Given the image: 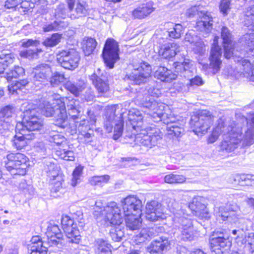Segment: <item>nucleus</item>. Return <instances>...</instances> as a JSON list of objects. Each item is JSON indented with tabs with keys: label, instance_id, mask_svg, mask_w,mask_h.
Wrapping results in <instances>:
<instances>
[{
	"label": "nucleus",
	"instance_id": "7",
	"mask_svg": "<svg viewBox=\"0 0 254 254\" xmlns=\"http://www.w3.org/2000/svg\"><path fill=\"white\" fill-rule=\"evenodd\" d=\"M140 132L137 134L135 140L141 145L151 148L156 145L162 138L159 129L154 127H142L136 130Z\"/></svg>",
	"mask_w": 254,
	"mask_h": 254
},
{
	"label": "nucleus",
	"instance_id": "64",
	"mask_svg": "<svg viewBox=\"0 0 254 254\" xmlns=\"http://www.w3.org/2000/svg\"><path fill=\"white\" fill-rule=\"evenodd\" d=\"M152 229H143L139 233V237L140 238V240L142 242L145 240H148L152 236Z\"/></svg>",
	"mask_w": 254,
	"mask_h": 254
},
{
	"label": "nucleus",
	"instance_id": "9",
	"mask_svg": "<svg viewBox=\"0 0 254 254\" xmlns=\"http://www.w3.org/2000/svg\"><path fill=\"white\" fill-rule=\"evenodd\" d=\"M58 63L65 69L73 70L77 67L80 57L74 49L59 50L56 55Z\"/></svg>",
	"mask_w": 254,
	"mask_h": 254
},
{
	"label": "nucleus",
	"instance_id": "8",
	"mask_svg": "<svg viewBox=\"0 0 254 254\" xmlns=\"http://www.w3.org/2000/svg\"><path fill=\"white\" fill-rule=\"evenodd\" d=\"M202 8V6L200 5L192 6L187 10V15L190 17L197 15L200 19L196 22L197 27L200 31L207 34L212 29V18L209 13Z\"/></svg>",
	"mask_w": 254,
	"mask_h": 254
},
{
	"label": "nucleus",
	"instance_id": "4",
	"mask_svg": "<svg viewBox=\"0 0 254 254\" xmlns=\"http://www.w3.org/2000/svg\"><path fill=\"white\" fill-rule=\"evenodd\" d=\"M28 158L19 153H11L7 155L4 161L5 167L12 175H24L26 173Z\"/></svg>",
	"mask_w": 254,
	"mask_h": 254
},
{
	"label": "nucleus",
	"instance_id": "61",
	"mask_svg": "<svg viewBox=\"0 0 254 254\" xmlns=\"http://www.w3.org/2000/svg\"><path fill=\"white\" fill-rule=\"evenodd\" d=\"M60 152L61 158L65 160L73 161L74 159V153L71 150L63 149Z\"/></svg>",
	"mask_w": 254,
	"mask_h": 254
},
{
	"label": "nucleus",
	"instance_id": "47",
	"mask_svg": "<svg viewBox=\"0 0 254 254\" xmlns=\"http://www.w3.org/2000/svg\"><path fill=\"white\" fill-rule=\"evenodd\" d=\"M189 207L192 212H194L193 214L203 217V216H201V210H204L205 208L204 204L196 199H194L189 204Z\"/></svg>",
	"mask_w": 254,
	"mask_h": 254
},
{
	"label": "nucleus",
	"instance_id": "50",
	"mask_svg": "<svg viewBox=\"0 0 254 254\" xmlns=\"http://www.w3.org/2000/svg\"><path fill=\"white\" fill-rule=\"evenodd\" d=\"M41 49L36 48L35 49H27L21 51L19 55L21 57L28 58L29 59H37L38 58V53L42 52Z\"/></svg>",
	"mask_w": 254,
	"mask_h": 254
},
{
	"label": "nucleus",
	"instance_id": "29",
	"mask_svg": "<svg viewBox=\"0 0 254 254\" xmlns=\"http://www.w3.org/2000/svg\"><path fill=\"white\" fill-rule=\"evenodd\" d=\"M58 100H60L59 95H55L48 100H44L39 104V107L42 109V113L46 117L54 116L56 110L58 108L59 106L55 103ZM62 100V99H60Z\"/></svg>",
	"mask_w": 254,
	"mask_h": 254
},
{
	"label": "nucleus",
	"instance_id": "1",
	"mask_svg": "<svg viewBox=\"0 0 254 254\" xmlns=\"http://www.w3.org/2000/svg\"><path fill=\"white\" fill-rule=\"evenodd\" d=\"M221 134L223 135L220 146L222 150L232 152L239 146L251 145L254 143V113L249 118L239 116L236 121H232L228 126H225L222 119H219L208 138V143L215 142Z\"/></svg>",
	"mask_w": 254,
	"mask_h": 254
},
{
	"label": "nucleus",
	"instance_id": "6",
	"mask_svg": "<svg viewBox=\"0 0 254 254\" xmlns=\"http://www.w3.org/2000/svg\"><path fill=\"white\" fill-rule=\"evenodd\" d=\"M213 118L214 117L207 110L199 111L196 114L191 116L190 124L196 134H203L207 132L212 124Z\"/></svg>",
	"mask_w": 254,
	"mask_h": 254
},
{
	"label": "nucleus",
	"instance_id": "63",
	"mask_svg": "<svg viewBox=\"0 0 254 254\" xmlns=\"http://www.w3.org/2000/svg\"><path fill=\"white\" fill-rule=\"evenodd\" d=\"M66 9L64 4H59L55 9V16L58 17H65Z\"/></svg>",
	"mask_w": 254,
	"mask_h": 254
},
{
	"label": "nucleus",
	"instance_id": "38",
	"mask_svg": "<svg viewBox=\"0 0 254 254\" xmlns=\"http://www.w3.org/2000/svg\"><path fill=\"white\" fill-rule=\"evenodd\" d=\"M222 236H218L217 237H213L211 240V245L213 246L214 248L212 251L215 252L217 250V254H219L221 252L222 254L223 252L221 250V248H224L228 246L229 247V241L227 239L224 238L223 234H220Z\"/></svg>",
	"mask_w": 254,
	"mask_h": 254
},
{
	"label": "nucleus",
	"instance_id": "55",
	"mask_svg": "<svg viewBox=\"0 0 254 254\" xmlns=\"http://www.w3.org/2000/svg\"><path fill=\"white\" fill-rule=\"evenodd\" d=\"M83 169V167L81 165H79L74 169L72 173V186H75L78 183L82 175Z\"/></svg>",
	"mask_w": 254,
	"mask_h": 254
},
{
	"label": "nucleus",
	"instance_id": "37",
	"mask_svg": "<svg viewBox=\"0 0 254 254\" xmlns=\"http://www.w3.org/2000/svg\"><path fill=\"white\" fill-rule=\"evenodd\" d=\"M153 11L152 3L148 2L134 9L132 11V15L135 18L142 19L149 15Z\"/></svg>",
	"mask_w": 254,
	"mask_h": 254
},
{
	"label": "nucleus",
	"instance_id": "14",
	"mask_svg": "<svg viewBox=\"0 0 254 254\" xmlns=\"http://www.w3.org/2000/svg\"><path fill=\"white\" fill-rule=\"evenodd\" d=\"M103 217L105 220L112 225H120L123 221V214L121 206L115 202H110L104 207Z\"/></svg>",
	"mask_w": 254,
	"mask_h": 254
},
{
	"label": "nucleus",
	"instance_id": "25",
	"mask_svg": "<svg viewBox=\"0 0 254 254\" xmlns=\"http://www.w3.org/2000/svg\"><path fill=\"white\" fill-rule=\"evenodd\" d=\"M46 234L48 243L51 246H56L59 248L63 246V235L58 225L50 223L48 226Z\"/></svg>",
	"mask_w": 254,
	"mask_h": 254
},
{
	"label": "nucleus",
	"instance_id": "19",
	"mask_svg": "<svg viewBox=\"0 0 254 254\" xmlns=\"http://www.w3.org/2000/svg\"><path fill=\"white\" fill-rule=\"evenodd\" d=\"M51 73V68L49 64H41L33 68L32 72L33 83L37 86L42 87L48 81Z\"/></svg>",
	"mask_w": 254,
	"mask_h": 254
},
{
	"label": "nucleus",
	"instance_id": "44",
	"mask_svg": "<svg viewBox=\"0 0 254 254\" xmlns=\"http://www.w3.org/2000/svg\"><path fill=\"white\" fill-rule=\"evenodd\" d=\"M97 46L96 40L92 38H87L83 40L82 48L85 56L91 54Z\"/></svg>",
	"mask_w": 254,
	"mask_h": 254
},
{
	"label": "nucleus",
	"instance_id": "46",
	"mask_svg": "<svg viewBox=\"0 0 254 254\" xmlns=\"http://www.w3.org/2000/svg\"><path fill=\"white\" fill-rule=\"evenodd\" d=\"M62 38V34L54 33L50 37H47L43 42V45L46 47H53L57 45Z\"/></svg>",
	"mask_w": 254,
	"mask_h": 254
},
{
	"label": "nucleus",
	"instance_id": "43",
	"mask_svg": "<svg viewBox=\"0 0 254 254\" xmlns=\"http://www.w3.org/2000/svg\"><path fill=\"white\" fill-rule=\"evenodd\" d=\"M124 216L126 217L125 220L127 228L131 230H136L140 228L141 225L140 216L134 215Z\"/></svg>",
	"mask_w": 254,
	"mask_h": 254
},
{
	"label": "nucleus",
	"instance_id": "24",
	"mask_svg": "<svg viewBox=\"0 0 254 254\" xmlns=\"http://www.w3.org/2000/svg\"><path fill=\"white\" fill-rule=\"evenodd\" d=\"M175 220L179 224L178 228L181 232V239L184 241H191L194 235L191 220L185 216L176 218Z\"/></svg>",
	"mask_w": 254,
	"mask_h": 254
},
{
	"label": "nucleus",
	"instance_id": "28",
	"mask_svg": "<svg viewBox=\"0 0 254 254\" xmlns=\"http://www.w3.org/2000/svg\"><path fill=\"white\" fill-rule=\"evenodd\" d=\"M67 111L70 118L75 122V126L79 130H82L83 127H85V130L89 128V126L87 125L89 121L85 120L84 118L81 119L82 109L81 106Z\"/></svg>",
	"mask_w": 254,
	"mask_h": 254
},
{
	"label": "nucleus",
	"instance_id": "16",
	"mask_svg": "<svg viewBox=\"0 0 254 254\" xmlns=\"http://www.w3.org/2000/svg\"><path fill=\"white\" fill-rule=\"evenodd\" d=\"M61 223L63 229L70 243L78 244L80 241L79 230L77 228L74 220L68 216H63Z\"/></svg>",
	"mask_w": 254,
	"mask_h": 254
},
{
	"label": "nucleus",
	"instance_id": "35",
	"mask_svg": "<svg viewBox=\"0 0 254 254\" xmlns=\"http://www.w3.org/2000/svg\"><path fill=\"white\" fill-rule=\"evenodd\" d=\"M143 116L142 113L136 109H132L128 113V119L131 122L135 130L143 127Z\"/></svg>",
	"mask_w": 254,
	"mask_h": 254
},
{
	"label": "nucleus",
	"instance_id": "51",
	"mask_svg": "<svg viewBox=\"0 0 254 254\" xmlns=\"http://www.w3.org/2000/svg\"><path fill=\"white\" fill-rule=\"evenodd\" d=\"M110 179V177L108 175L95 176L90 178V182L92 185L102 186L107 183Z\"/></svg>",
	"mask_w": 254,
	"mask_h": 254
},
{
	"label": "nucleus",
	"instance_id": "57",
	"mask_svg": "<svg viewBox=\"0 0 254 254\" xmlns=\"http://www.w3.org/2000/svg\"><path fill=\"white\" fill-rule=\"evenodd\" d=\"M29 81L27 79L20 80L17 81L15 84L9 87L10 92H12L13 94L14 92L17 93V90L21 89L22 88L25 87L28 84Z\"/></svg>",
	"mask_w": 254,
	"mask_h": 254
},
{
	"label": "nucleus",
	"instance_id": "30",
	"mask_svg": "<svg viewBox=\"0 0 254 254\" xmlns=\"http://www.w3.org/2000/svg\"><path fill=\"white\" fill-rule=\"evenodd\" d=\"M174 72L177 73V76L189 78L192 75V64L189 60H185L182 63L175 62L174 63Z\"/></svg>",
	"mask_w": 254,
	"mask_h": 254
},
{
	"label": "nucleus",
	"instance_id": "59",
	"mask_svg": "<svg viewBox=\"0 0 254 254\" xmlns=\"http://www.w3.org/2000/svg\"><path fill=\"white\" fill-rule=\"evenodd\" d=\"M193 44L194 45L193 50L195 53L198 54L200 55H202L204 54L205 52V45L200 38Z\"/></svg>",
	"mask_w": 254,
	"mask_h": 254
},
{
	"label": "nucleus",
	"instance_id": "60",
	"mask_svg": "<svg viewBox=\"0 0 254 254\" xmlns=\"http://www.w3.org/2000/svg\"><path fill=\"white\" fill-rule=\"evenodd\" d=\"M105 206H103L102 202L101 200H97L95 202L94 207L93 208V214L97 218L100 216H103V209Z\"/></svg>",
	"mask_w": 254,
	"mask_h": 254
},
{
	"label": "nucleus",
	"instance_id": "31",
	"mask_svg": "<svg viewBox=\"0 0 254 254\" xmlns=\"http://www.w3.org/2000/svg\"><path fill=\"white\" fill-rule=\"evenodd\" d=\"M180 47L176 43H169L159 47L158 53L160 56L166 59L173 58L179 52Z\"/></svg>",
	"mask_w": 254,
	"mask_h": 254
},
{
	"label": "nucleus",
	"instance_id": "18",
	"mask_svg": "<svg viewBox=\"0 0 254 254\" xmlns=\"http://www.w3.org/2000/svg\"><path fill=\"white\" fill-rule=\"evenodd\" d=\"M68 14L71 19H74L86 16L89 13L90 8L86 2L81 0H66Z\"/></svg>",
	"mask_w": 254,
	"mask_h": 254
},
{
	"label": "nucleus",
	"instance_id": "42",
	"mask_svg": "<svg viewBox=\"0 0 254 254\" xmlns=\"http://www.w3.org/2000/svg\"><path fill=\"white\" fill-rule=\"evenodd\" d=\"M169 28L168 29V35L170 38L179 39L184 33V28L180 24L168 23Z\"/></svg>",
	"mask_w": 254,
	"mask_h": 254
},
{
	"label": "nucleus",
	"instance_id": "56",
	"mask_svg": "<svg viewBox=\"0 0 254 254\" xmlns=\"http://www.w3.org/2000/svg\"><path fill=\"white\" fill-rule=\"evenodd\" d=\"M15 59V57L12 53L1 54L0 55V62L5 64V67L6 68L12 64Z\"/></svg>",
	"mask_w": 254,
	"mask_h": 254
},
{
	"label": "nucleus",
	"instance_id": "27",
	"mask_svg": "<svg viewBox=\"0 0 254 254\" xmlns=\"http://www.w3.org/2000/svg\"><path fill=\"white\" fill-rule=\"evenodd\" d=\"M55 104L59 107L54 115L55 124L61 128H64L67 125V115L65 107L64 106V102L58 100Z\"/></svg>",
	"mask_w": 254,
	"mask_h": 254
},
{
	"label": "nucleus",
	"instance_id": "32",
	"mask_svg": "<svg viewBox=\"0 0 254 254\" xmlns=\"http://www.w3.org/2000/svg\"><path fill=\"white\" fill-rule=\"evenodd\" d=\"M30 254H47V248L43 246V242L39 236L32 237L28 245Z\"/></svg>",
	"mask_w": 254,
	"mask_h": 254
},
{
	"label": "nucleus",
	"instance_id": "52",
	"mask_svg": "<svg viewBox=\"0 0 254 254\" xmlns=\"http://www.w3.org/2000/svg\"><path fill=\"white\" fill-rule=\"evenodd\" d=\"M110 234L113 241L120 242L124 237L125 233L119 226H118L112 228L110 231Z\"/></svg>",
	"mask_w": 254,
	"mask_h": 254
},
{
	"label": "nucleus",
	"instance_id": "62",
	"mask_svg": "<svg viewBox=\"0 0 254 254\" xmlns=\"http://www.w3.org/2000/svg\"><path fill=\"white\" fill-rule=\"evenodd\" d=\"M199 38L195 35L194 31L192 30L189 31L185 35V40L186 41L189 42L191 44H194Z\"/></svg>",
	"mask_w": 254,
	"mask_h": 254
},
{
	"label": "nucleus",
	"instance_id": "21",
	"mask_svg": "<svg viewBox=\"0 0 254 254\" xmlns=\"http://www.w3.org/2000/svg\"><path fill=\"white\" fill-rule=\"evenodd\" d=\"M16 134L12 140V145L17 149H21L27 144V140H31L35 137L34 133H27V130L23 128L21 124H16L15 127Z\"/></svg>",
	"mask_w": 254,
	"mask_h": 254
},
{
	"label": "nucleus",
	"instance_id": "11",
	"mask_svg": "<svg viewBox=\"0 0 254 254\" xmlns=\"http://www.w3.org/2000/svg\"><path fill=\"white\" fill-rule=\"evenodd\" d=\"M23 119L21 124L23 128L27 130V133H33V131L40 129L43 126V120L37 116L36 109L28 108L23 112Z\"/></svg>",
	"mask_w": 254,
	"mask_h": 254
},
{
	"label": "nucleus",
	"instance_id": "53",
	"mask_svg": "<svg viewBox=\"0 0 254 254\" xmlns=\"http://www.w3.org/2000/svg\"><path fill=\"white\" fill-rule=\"evenodd\" d=\"M60 99H62L64 102V106L65 107L66 105L67 110L71 109L73 108H76L80 106V102L78 100H76L71 97H61L59 95Z\"/></svg>",
	"mask_w": 254,
	"mask_h": 254
},
{
	"label": "nucleus",
	"instance_id": "58",
	"mask_svg": "<svg viewBox=\"0 0 254 254\" xmlns=\"http://www.w3.org/2000/svg\"><path fill=\"white\" fill-rule=\"evenodd\" d=\"M62 177H58L57 180L55 181H50L51 184V191L53 192L59 191L62 188Z\"/></svg>",
	"mask_w": 254,
	"mask_h": 254
},
{
	"label": "nucleus",
	"instance_id": "48",
	"mask_svg": "<svg viewBox=\"0 0 254 254\" xmlns=\"http://www.w3.org/2000/svg\"><path fill=\"white\" fill-rule=\"evenodd\" d=\"M245 24L248 27L252 26L250 29L254 31V5L248 7L246 11Z\"/></svg>",
	"mask_w": 254,
	"mask_h": 254
},
{
	"label": "nucleus",
	"instance_id": "36",
	"mask_svg": "<svg viewBox=\"0 0 254 254\" xmlns=\"http://www.w3.org/2000/svg\"><path fill=\"white\" fill-rule=\"evenodd\" d=\"M155 77L162 81L169 82L176 79L177 74L164 66H160L155 72Z\"/></svg>",
	"mask_w": 254,
	"mask_h": 254
},
{
	"label": "nucleus",
	"instance_id": "5",
	"mask_svg": "<svg viewBox=\"0 0 254 254\" xmlns=\"http://www.w3.org/2000/svg\"><path fill=\"white\" fill-rule=\"evenodd\" d=\"M147 90L151 94V96L146 97L143 100L141 103L142 106L146 109L144 112L151 117L154 122H159L164 117L163 111L165 105L155 100L153 97L154 94H156L155 92H150V89H147Z\"/></svg>",
	"mask_w": 254,
	"mask_h": 254
},
{
	"label": "nucleus",
	"instance_id": "33",
	"mask_svg": "<svg viewBox=\"0 0 254 254\" xmlns=\"http://www.w3.org/2000/svg\"><path fill=\"white\" fill-rule=\"evenodd\" d=\"M246 229L241 225L236 229L232 230L230 233L231 238L240 247L247 245L248 235L246 234Z\"/></svg>",
	"mask_w": 254,
	"mask_h": 254
},
{
	"label": "nucleus",
	"instance_id": "20",
	"mask_svg": "<svg viewBox=\"0 0 254 254\" xmlns=\"http://www.w3.org/2000/svg\"><path fill=\"white\" fill-rule=\"evenodd\" d=\"M124 215H134L140 216L142 202L134 195H129L122 201Z\"/></svg>",
	"mask_w": 254,
	"mask_h": 254
},
{
	"label": "nucleus",
	"instance_id": "10",
	"mask_svg": "<svg viewBox=\"0 0 254 254\" xmlns=\"http://www.w3.org/2000/svg\"><path fill=\"white\" fill-rule=\"evenodd\" d=\"M132 72L127 75V78L133 84L140 85L145 82L150 77L151 73V67L147 63L141 62L138 64H132Z\"/></svg>",
	"mask_w": 254,
	"mask_h": 254
},
{
	"label": "nucleus",
	"instance_id": "45",
	"mask_svg": "<svg viewBox=\"0 0 254 254\" xmlns=\"http://www.w3.org/2000/svg\"><path fill=\"white\" fill-rule=\"evenodd\" d=\"M186 178L182 175L176 173H171L166 175L164 177V181L165 183L170 184H182L185 182Z\"/></svg>",
	"mask_w": 254,
	"mask_h": 254
},
{
	"label": "nucleus",
	"instance_id": "39",
	"mask_svg": "<svg viewBox=\"0 0 254 254\" xmlns=\"http://www.w3.org/2000/svg\"><path fill=\"white\" fill-rule=\"evenodd\" d=\"M69 212L72 218L74 221L78 223L80 227L83 228L85 225V219L81 207L73 205L69 207Z\"/></svg>",
	"mask_w": 254,
	"mask_h": 254
},
{
	"label": "nucleus",
	"instance_id": "3",
	"mask_svg": "<svg viewBox=\"0 0 254 254\" xmlns=\"http://www.w3.org/2000/svg\"><path fill=\"white\" fill-rule=\"evenodd\" d=\"M117 107V105L107 107L104 122V128L109 133L112 131L113 125H115L113 136L114 140H117L121 136L124 127V121L122 119L121 115L120 117H117L115 115Z\"/></svg>",
	"mask_w": 254,
	"mask_h": 254
},
{
	"label": "nucleus",
	"instance_id": "26",
	"mask_svg": "<svg viewBox=\"0 0 254 254\" xmlns=\"http://www.w3.org/2000/svg\"><path fill=\"white\" fill-rule=\"evenodd\" d=\"M170 242L166 237H159L153 240L147 247V252L151 254H163L168 250Z\"/></svg>",
	"mask_w": 254,
	"mask_h": 254
},
{
	"label": "nucleus",
	"instance_id": "23",
	"mask_svg": "<svg viewBox=\"0 0 254 254\" xmlns=\"http://www.w3.org/2000/svg\"><path fill=\"white\" fill-rule=\"evenodd\" d=\"M93 85L99 93H106L109 90V85L106 73L101 72L100 68L97 69L90 76Z\"/></svg>",
	"mask_w": 254,
	"mask_h": 254
},
{
	"label": "nucleus",
	"instance_id": "54",
	"mask_svg": "<svg viewBox=\"0 0 254 254\" xmlns=\"http://www.w3.org/2000/svg\"><path fill=\"white\" fill-rule=\"evenodd\" d=\"M65 79L64 74L59 72L53 73L50 78V83L53 87L58 86L60 83L63 82Z\"/></svg>",
	"mask_w": 254,
	"mask_h": 254
},
{
	"label": "nucleus",
	"instance_id": "12",
	"mask_svg": "<svg viewBox=\"0 0 254 254\" xmlns=\"http://www.w3.org/2000/svg\"><path fill=\"white\" fill-rule=\"evenodd\" d=\"M119 48L118 43L113 39L106 40L103 50L102 57L106 66L113 68L119 59Z\"/></svg>",
	"mask_w": 254,
	"mask_h": 254
},
{
	"label": "nucleus",
	"instance_id": "13",
	"mask_svg": "<svg viewBox=\"0 0 254 254\" xmlns=\"http://www.w3.org/2000/svg\"><path fill=\"white\" fill-rule=\"evenodd\" d=\"M219 37L216 36L213 40L209 57V64H204V68H206L212 74L217 73L220 69L222 61L220 58L222 55L221 49L218 45Z\"/></svg>",
	"mask_w": 254,
	"mask_h": 254
},
{
	"label": "nucleus",
	"instance_id": "34",
	"mask_svg": "<svg viewBox=\"0 0 254 254\" xmlns=\"http://www.w3.org/2000/svg\"><path fill=\"white\" fill-rule=\"evenodd\" d=\"M64 86L67 91L77 97L86 87V84L83 80H67Z\"/></svg>",
	"mask_w": 254,
	"mask_h": 254
},
{
	"label": "nucleus",
	"instance_id": "17",
	"mask_svg": "<svg viewBox=\"0 0 254 254\" xmlns=\"http://www.w3.org/2000/svg\"><path fill=\"white\" fill-rule=\"evenodd\" d=\"M15 112L14 107L12 105H7L0 110V133L5 135L6 132H9L14 128L12 123V116Z\"/></svg>",
	"mask_w": 254,
	"mask_h": 254
},
{
	"label": "nucleus",
	"instance_id": "15",
	"mask_svg": "<svg viewBox=\"0 0 254 254\" xmlns=\"http://www.w3.org/2000/svg\"><path fill=\"white\" fill-rule=\"evenodd\" d=\"M238 207L236 205L227 204L219 208V212L217 217L219 220L227 221L232 224H241L244 222V219L236 212Z\"/></svg>",
	"mask_w": 254,
	"mask_h": 254
},
{
	"label": "nucleus",
	"instance_id": "22",
	"mask_svg": "<svg viewBox=\"0 0 254 254\" xmlns=\"http://www.w3.org/2000/svg\"><path fill=\"white\" fill-rule=\"evenodd\" d=\"M145 217L147 220L155 222L165 218L162 204L159 202L152 200L146 205Z\"/></svg>",
	"mask_w": 254,
	"mask_h": 254
},
{
	"label": "nucleus",
	"instance_id": "49",
	"mask_svg": "<svg viewBox=\"0 0 254 254\" xmlns=\"http://www.w3.org/2000/svg\"><path fill=\"white\" fill-rule=\"evenodd\" d=\"M25 73L24 69L19 66H14V68L6 73V78L8 81L11 80L13 78H18Z\"/></svg>",
	"mask_w": 254,
	"mask_h": 254
},
{
	"label": "nucleus",
	"instance_id": "41",
	"mask_svg": "<svg viewBox=\"0 0 254 254\" xmlns=\"http://www.w3.org/2000/svg\"><path fill=\"white\" fill-rule=\"evenodd\" d=\"M96 252L99 254H112V246L107 241L102 239H98L95 242Z\"/></svg>",
	"mask_w": 254,
	"mask_h": 254
},
{
	"label": "nucleus",
	"instance_id": "2",
	"mask_svg": "<svg viewBox=\"0 0 254 254\" xmlns=\"http://www.w3.org/2000/svg\"><path fill=\"white\" fill-rule=\"evenodd\" d=\"M221 38L225 58L228 59L232 57L234 61L239 64V66L242 70L241 72L244 76L250 81L254 82V62L252 64L249 60L242 57L245 55V51H254V33L246 34L241 38L240 43L242 45H244L245 50H242L240 55H237V53L234 55L232 34L229 29L225 26L221 29Z\"/></svg>",
	"mask_w": 254,
	"mask_h": 254
},
{
	"label": "nucleus",
	"instance_id": "40",
	"mask_svg": "<svg viewBox=\"0 0 254 254\" xmlns=\"http://www.w3.org/2000/svg\"><path fill=\"white\" fill-rule=\"evenodd\" d=\"M167 130L169 135L179 137L184 132V128L182 125L178 122L171 121V123L167 122Z\"/></svg>",
	"mask_w": 254,
	"mask_h": 254
}]
</instances>
